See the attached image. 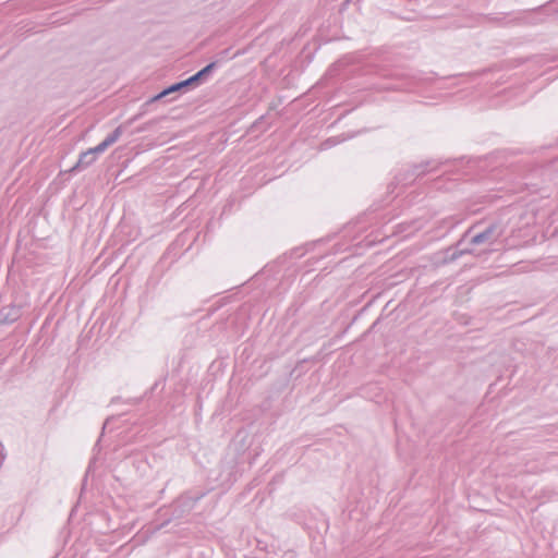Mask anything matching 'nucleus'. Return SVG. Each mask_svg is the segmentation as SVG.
Returning <instances> with one entry per match:
<instances>
[{"label":"nucleus","instance_id":"nucleus-9","mask_svg":"<svg viewBox=\"0 0 558 558\" xmlns=\"http://www.w3.org/2000/svg\"><path fill=\"white\" fill-rule=\"evenodd\" d=\"M473 230V228L469 229L468 232L465 233V235H468L469 233H471V231Z\"/></svg>","mask_w":558,"mask_h":558},{"label":"nucleus","instance_id":"nucleus-8","mask_svg":"<svg viewBox=\"0 0 558 558\" xmlns=\"http://www.w3.org/2000/svg\"><path fill=\"white\" fill-rule=\"evenodd\" d=\"M4 456L0 452V464L3 462Z\"/></svg>","mask_w":558,"mask_h":558},{"label":"nucleus","instance_id":"nucleus-5","mask_svg":"<svg viewBox=\"0 0 558 558\" xmlns=\"http://www.w3.org/2000/svg\"><path fill=\"white\" fill-rule=\"evenodd\" d=\"M189 83L186 82V80L184 81H181L179 83H175V84H172L171 86L165 88L162 92H160L158 95H156L154 98H151V101H156V100H159L172 93H175V92H180L186 87H189Z\"/></svg>","mask_w":558,"mask_h":558},{"label":"nucleus","instance_id":"nucleus-1","mask_svg":"<svg viewBox=\"0 0 558 558\" xmlns=\"http://www.w3.org/2000/svg\"><path fill=\"white\" fill-rule=\"evenodd\" d=\"M502 231L498 225L492 223L484 231L478 232L473 235L471 239V244L481 245V244H494L501 236Z\"/></svg>","mask_w":558,"mask_h":558},{"label":"nucleus","instance_id":"nucleus-7","mask_svg":"<svg viewBox=\"0 0 558 558\" xmlns=\"http://www.w3.org/2000/svg\"><path fill=\"white\" fill-rule=\"evenodd\" d=\"M466 253H471V251L470 250L454 251L452 253V255L450 256V260H456L457 258H459L460 256H462L463 254H466Z\"/></svg>","mask_w":558,"mask_h":558},{"label":"nucleus","instance_id":"nucleus-2","mask_svg":"<svg viewBox=\"0 0 558 558\" xmlns=\"http://www.w3.org/2000/svg\"><path fill=\"white\" fill-rule=\"evenodd\" d=\"M105 150H98L97 146L87 149L86 151L82 153L80 155L78 161L74 166V169H81V168H87L88 166L93 165L96 160V155L101 154Z\"/></svg>","mask_w":558,"mask_h":558},{"label":"nucleus","instance_id":"nucleus-3","mask_svg":"<svg viewBox=\"0 0 558 558\" xmlns=\"http://www.w3.org/2000/svg\"><path fill=\"white\" fill-rule=\"evenodd\" d=\"M123 134V125H119L112 133H110L100 144L97 145L98 150H106L109 146L113 145Z\"/></svg>","mask_w":558,"mask_h":558},{"label":"nucleus","instance_id":"nucleus-6","mask_svg":"<svg viewBox=\"0 0 558 558\" xmlns=\"http://www.w3.org/2000/svg\"><path fill=\"white\" fill-rule=\"evenodd\" d=\"M429 166V162L416 165L413 167V174L416 177H420L427 172V167Z\"/></svg>","mask_w":558,"mask_h":558},{"label":"nucleus","instance_id":"nucleus-4","mask_svg":"<svg viewBox=\"0 0 558 558\" xmlns=\"http://www.w3.org/2000/svg\"><path fill=\"white\" fill-rule=\"evenodd\" d=\"M216 66V62H211L209 64H207L205 68H203L201 71H198L197 73H195L194 75H192L191 77H189L186 80V82L189 83V85H194V84H198L199 82H202L207 75H209L213 70L215 69Z\"/></svg>","mask_w":558,"mask_h":558}]
</instances>
